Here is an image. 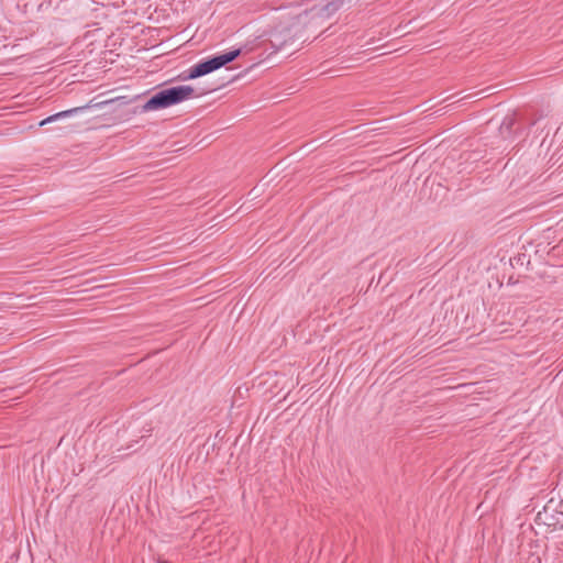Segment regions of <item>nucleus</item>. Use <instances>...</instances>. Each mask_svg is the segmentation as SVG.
Instances as JSON below:
<instances>
[{
    "instance_id": "f03ea898",
    "label": "nucleus",
    "mask_w": 563,
    "mask_h": 563,
    "mask_svg": "<svg viewBox=\"0 0 563 563\" xmlns=\"http://www.w3.org/2000/svg\"><path fill=\"white\" fill-rule=\"evenodd\" d=\"M241 54L240 49H233L228 53L218 55L212 57L209 60L201 62L195 66H192L188 70V75L186 76L187 79H195L205 75H208L224 65L231 63L239 55Z\"/></svg>"
},
{
    "instance_id": "7ed1b4c3",
    "label": "nucleus",
    "mask_w": 563,
    "mask_h": 563,
    "mask_svg": "<svg viewBox=\"0 0 563 563\" xmlns=\"http://www.w3.org/2000/svg\"><path fill=\"white\" fill-rule=\"evenodd\" d=\"M86 108L87 107H77V108H73V109H69V110L60 111L58 113H55V114L49 115L46 119L42 120L40 122V125L43 126V125H45L47 123L56 121L57 119L66 118V117H68L70 114L76 113V112H78V111H80L82 109H86Z\"/></svg>"
},
{
    "instance_id": "20e7f679",
    "label": "nucleus",
    "mask_w": 563,
    "mask_h": 563,
    "mask_svg": "<svg viewBox=\"0 0 563 563\" xmlns=\"http://www.w3.org/2000/svg\"><path fill=\"white\" fill-rule=\"evenodd\" d=\"M560 511L563 512V505L560 507Z\"/></svg>"
},
{
    "instance_id": "f257e3e1",
    "label": "nucleus",
    "mask_w": 563,
    "mask_h": 563,
    "mask_svg": "<svg viewBox=\"0 0 563 563\" xmlns=\"http://www.w3.org/2000/svg\"><path fill=\"white\" fill-rule=\"evenodd\" d=\"M198 96L191 86L172 87L157 92L148 99L143 106V110L148 112L165 109Z\"/></svg>"
}]
</instances>
